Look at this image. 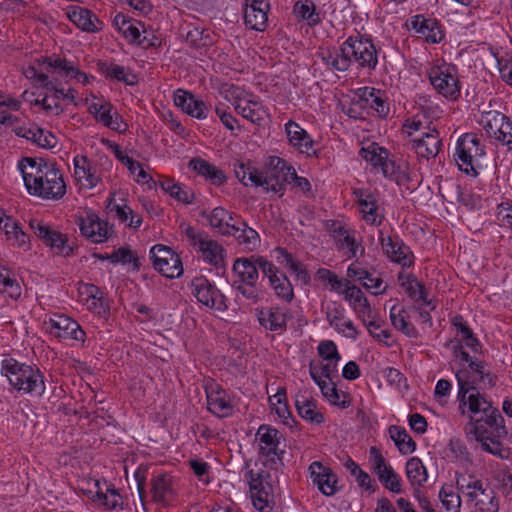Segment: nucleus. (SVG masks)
Segmentation results:
<instances>
[{
  "label": "nucleus",
  "mask_w": 512,
  "mask_h": 512,
  "mask_svg": "<svg viewBox=\"0 0 512 512\" xmlns=\"http://www.w3.org/2000/svg\"><path fill=\"white\" fill-rule=\"evenodd\" d=\"M381 48L371 36L355 33L349 35L339 47L321 48L318 57L329 68L345 72L353 65L359 70L375 71L379 63Z\"/></svg>",
  "instance_id": "nucleus-1"
},
{
  "label": "nucleus",
  "mask_w": 512,
  "mask_h": 512,
  "mask_svg": "<svg viewBox=\"0 0 512 512\" xmlns=\"http://www.w3.org/2000/svg\"><path fill=\"white\" fill-rule=\"evenodd\" d=\"M18 166L30 195L58 201L66 194V183L55 162L26 157Z\"/></svg>",
  "instance_id": "nucleus-2"
},
{
  "label": "nucleus",
  "mask_w": 512,
  "mask_h": 512,
  "mask_svg": "<svg viewBox=\"0 0 512 512\" xmlns=\"http://www.w3.org/2000/svg\"><path fill=\"white\" fill-rule=\"evenodd\" d=\"M458 385L457 399L461 414H469L473 422V428L478 424L497 429L503 418L496 407H493L490 400L484 394H481L475 381H469L466 372L458 371L456 373Z\"/></svg>",
  "instance_id": "nucleus-3"
},
{
  "label": "nucleus",
  "mask_w": 512,
  "mask_h": 512,
  "mask_svg": "<svg viewBox=\"0 0 512 512\" xmlns=\"http://www.w3.org/2000/svg\"><path fill=\"white\" fill-rule=\"evenodd\" d=\"M0 373L7 378L12 390L20 395L42 397L45 394V376L36 365L5 358L1 361Z\"/></svg>",
  "instance_id": "nucleus-4"
},
{
  "label": "nucleus",
  "mask_w": 512,
  "mask_h": 512,
  "mask_svg": "<svg viewBox=\"0 0 512 512\" xmlns=\"http://www.w3.org/2000/svg\"><path fill=\"white\" fill-rule=\"evenodd\" d=\"M485 145L476 133H465L456 143L455 160L463 172L476 176L485 156Z\"/></svg>",
  "instance_id": "nucleus-5"
},
{
  "label": "nucleus",
  "mask_w": 512,
  "mask_h": 512,
  "mask_svg": "<svg viewBox=\"0 0 512 512\" xmlns=\"http://www.w3.org/2000/svg\"><path fill=\"white\" fill-rule=\"evenodd\" d=\"M182 232L189 245L193 247L205 263L216 269L224 267L225 249L221 244L211 239L205 232L197 231L190 225H185Z\"/></svg>",
  "instance_id": "nucleus-6"
},
{
  "label": "nucleus",
  "mask_w": 512,
  "mask_h": 512,
  "mask_svg": "<svg viewBox=\"0 0 512 512\" xmlns=\"http://www.w3.org/2000/svg\"><path fill=\"white\" fill-rule=\"evenodd\" d=\"M426 76L434 90L444 98L455 101L460 97L461 86L455 65L443 62L426 69Z\"/></svg>",
  "instance_id": "nucleus-7"
},
{
  "label": "nucleus",
  "mask_w": 512,
  "mask_h": 512,
  "mask_svg": "<svg viewBox=\"0 0 512 512\" xmlns=\"http://www.w3.org/2000/svg\"><path fill=\"white\" fill-rule=\"evenodd\" d=\"M477 123L488 138L498 142L512 152V118L498 110H483Z\"/></svg>",
  "instance_id": "nucleus-8"
},
{
  "label": "nucleus",
  "mask_w": 512,
  "mask_h": 512,
  "mask_svg": "<svg viewBox=\"0 0 512 512\" xmlns=\"http://www.w3.org/2000/svg\"><path fill=\"white\" fill-rule=\"evenodd\" d=\"M284 159L278 156H269L265 170L260 171L258 182L255 187H262L267 192L280 193L283 195L285 185L289 182L290 173L292 171Z\"/></svg>",
  "instance_id": "nucleus-9"
},
{
  "label": "nucleus",
  "mask_w": 512,
  "mask_h": 512,
  "mask_svg": "<svg viewBox=\"0 0 512 512\" xmlns=\"http://www.w3.org/2000/svg\"><path fill=\"white\" fill-rule=\"evenodd\" d=\"M191 292L197 301L206 308L224 312L228 309V299L216 284L204 276L191 280Z\"/></svg>",
  "instance_id": "nucleus-10"
},
{
  "label": "nucleus",
  "mask_w": 512,
  "mask_h": 512,
  "mask_svg": "<svg viewBox=\"0 0 512 512\" xmlns=\"http://www.w3.org/2000/svg\"><path fill=\"white\" fill-rule=\"evenodd\" d=\"M34 234L47 246L50 251L61 257H69L73 254V246L69 244V237L43 221L32 219L29 223Z\"/></svg>",
  "instance_id": "nucleus-11"
},
{
  "label": "nucleus",
  "mask_w": 512,
  "mask_h": 512,
  "mask_svg": "<svg viewBox=\"0 0 512 512\" xmlns=\"http://www.w3.org/2000/svg\"><path fill=\"white\" fill-rule=\"evenodd\" d=\"M369 464L371 471L377 475L385 489L395 494H401L403 482L401 476L388 464L376 446L369 448Z\"/></svg>",
  "instance_id": "nucleus-12"
},
{
  "label": "nucleus",
  "mask_w": 512,
  "mask_h": 512,
  "mask_svg": "<svg viewBox=\"0 0 512 512\" xmlns=\"http://www.w3.org/2000/svg\"><path fill=\"white\" fill-rule=\"evenodd\" d=\"M153 267L163 276L174 279L183 274V264L180 256L170 247L157 244L149 252Z\"/></svg>",
  "instance_id": "nucleus-13"
},
{
  "label": "nucleus",
  "mask_w": 512,
  "mask_h": 512,
  "mask_svg": "<svg viewBox=\"0 0 512 512\" xmlns=\"http://www.w3.org/2000/svg\"><path fill=\"white\" fill-rule=\"evenodd\" d=\"M207 408L218 418L230 417L234 413V403L231 394L213 379L204 382Z\"/></svg>",
  "instance_id": "nucleus-14"
},
{
  "label": "nucleus",
  "mask_w": 512,
  "mask_h": 512,
  "mask_svg": "<svg viewBox=\"0 0 512 512\" xmlns=\"http://www.w3.org/2000/svg\"><path fill=\"white\" fill-rule=\"evenodd\" d=\"M353 104L361 109L371 110L373 114L385 119L390 113V104L385 91L374 87H360L354 92Z\"/></svg>",
  "instance_id": "nucleus-15"
},
{
  "label": "nucleus",
  "mask_w": 512,
  "mask_h": 512,
  "mask_svg": "<svg viewBox=\"0 0 512 512\" xmlns=\"http://www.w3.org/2000/svg\"><path fill=\"white\" fill-rule=\"evenodd\" d=\"M46 331L61 340H75L84 343L86 333L79 323L64 314H53L44 321Z\"/></svg>",
  "instance_id": "nucleus-16"
},
{
  "label": "nucleus",
  "mask_w": 512,
  "mask_h": 512,
  "mask_svg": "<svg viewBox=\"0 0 512 512\" xmlns=\"http://www.w3.org/2000/svg\"><path fill=\"white\" fill-rule=\"evenodd\" d=\"M378 240L384 254L390 261L400 265L402 268L413 266L414 254L398 234L385 235L383 231H379Z\"/></svg>",
  "instance_id": "nucleus-17"
},
{
  "label": "nucleus",
  "mask_w": 512,
  "mask_h": 512,
  "mask_svg": "<svg viewBox=\"0 0 512 512\" xmlns=\"http://www.w3.org/2000/svg\"><path fill=\"white\" fill-rule=\"evenodd\" d=\"M326 321L338 334L355 341L359 331L354 322L346 316V309L338 301H331L322 308Z\"/></svg>",
  "instance_id": "nucleus-18"
},
{
  "label": "nucleus",
  "mask_w": 512,
  "mask_h": 512,
  "mask_svg": "<svg viewBox=\"0 0 512 512\" xmlns=\"http://www.w3.org/2000/svg\"><path fill=\"white\" fill-rule=\"evenodd\" d=\"M309 477L314 486L325 496H333L340 486L337 474L320 461H313L308 467Z\"/></svg>",
  "instance_id": "nucleus-19"
},
{
  "label": "nucleus",
  "mask_w": 512,
  "mask_h": 512,
  "mask_svg": "<svg viewBox=\"0 0 512 512\" xmlns=\"http://www.w3.org/2000/svg\"><path fill=\"white\" fill-rule=\"evenodd\" d=\"M282 434L274 427L262 424L256 433L259 454L275 463V459L281 461L284 451L279 448Z\"/></svg>",
  "instance_id": "nucleus-20"
},
{
  "label": "nucleus",
  "mask_w": 512,
  "mask_h": 512,
  "mask_svg": "<svg viewBox=\"0 0 512 512\" xmlns=\"http://www.w3.org/2000/svg\"><path fill=\"white\" fill-rule=\"evenodd\" d=\"M409 145L419 157L426 160L437 157L443 149L440 133L435 126H431V122L427 124V132L421 137L411 138Z\"/></svg>",
  "instance_id": "nucleus-21"
},
{
  "label": "nucleus",
  "mask_w": 512,
  "mask_h": 512,
  "mask_svg": "<svg viewBox=\"0 0 512 512\" xmlns=\"http://www.w3.org/2000/svg\"><path fill=\"white\" fill-rule=\"evenodd\" d=\"M77 224L81 234L93 243L105 242L114 232L113 226H109L107 221L100 219L95 213L80 216Z\"/></svg>",
  "instance_id": "nucleus-22"
},
{
  "label": "nucleus",
  "mask_w": 512,
  "mask_h": 512,
  "mask_svg": "<svg viewBox=\"0 0 512 512\" xmlns=\"http://www.w3.org/2000/svg\"><path fill=\"white\" fill-rule=\"evenodd\" d=\"M245 479L248 481L252 502L259 512H272L273 501L269 491L263 483V472L248 470L245 472Z\"/></svg>",
  "instance_id": "nucleus-23"
},
{
  "label": "nucleus",
  "mask_w": 512,
  "mask_h": 512,
  "mask_svg": "<svg viewBox=\"0 0 512 512\" xmlns=\"http://www.w3.org/2000/svg\"><path fill=\"white\" fill-rule=\"evenodd\" d=\"M353 195L360 206L363 220L372 226H380L384 220V215L380 213L378 197L369 189H354Z\"/></svg>",
  "instance_id": "nucleus-24"
},
{
  "label": "nucleus",
  "mask_w": 512,
  "mask_h": 512,
  "mask_svg": "<svg viewBox=\"0 0 512 512\" xmlns=\"http://www.w3.org/2000/svg\"><path fill=\"white\" fill-rule=\"evenodd\" d=\"M288 144L301 154L308 157L318 156V152L314 150V140L310 134L300 126L297 122L289 120L284 125Z\"/></svg>",
  "instance_id": "nucleus-25"
},
{
  "label": "nucleus",
  "mask_w": 512,
  "mask_h": 512,
  "mask_svg": "<svg viewBox=\"0 0 512 512\" xmlns=\"http://www.w3.org/2000/svg\"><path fill=\"white\" fill-rule=\"evenodd\" d=\"M269 10V0H244L245 25L256 31H264L267 27Z\"/></svg>",
  "instance_id": "nucleus-26"
},
{
  "label": "nucleus",
  "mask_w": 512,
  "mask_h": 512,
  "mask_svg": "<svg viewBox=\"0 0 512 512\" xmlns=\"http://www.w3.org/2000/svg\"><path fill=\"white\" fill-rule=\"evenodd\" d=\"M407 27L431 44L440 43L444 37L440 23L435 18H426L417 14L407 21Z\"/></svg>",
  "instance_id": "nucleus-27"
},
{
  "label": "nucleus",
  "mask_w": 512,
  "mask_h": 512,
  "mask_svg": "<svg viewBox=\"0 0 512 512\" xmlns=\"http://www.w3.org/2000/svg\"><path fill=\"white\" fill-rule=\"evenodd\" d=\"M397 279L400 286L415 304L421 303L430 307L431 310L436 309L434 301L428 298V291L425 285L420 282L414 274L400 272Z\"/></svg>",
  "instance_id": "nucleus-28"
},
{
  "label": "nucleus",
  "mask_w": 512,
  "mask_h": 512,
  "mask_svg": "<svg viewBox=\"0 0 512 512\" xmlns=\"http://www.w3.org/2000/svg\"><path fill=\"white\" fill-rule=\"evenodd\" d=\"M294 404L298 415L314 425H321L325 421V417L318 408L317 401L308 391H299L294 397Z\"/></svg>",
  "instance_id": "nucleus-29"
},
{
  "label": "nucleus",
  "mask_w": 512,
  "mask_h": 512,
  "mask_svg": "<svg viewBox=\"0 0 512 512\" xmlns=\"http://www.w3.org/2000/svg\"><path fill=\"white\" fill-rule=\"evenodd\" d=\"M340 294L344 296V300L348 302L359 319H364L365 316L372 318L371 305L359 287L352 284L351 281L345 280Z\"/></svg>",
  "instance_id": "nucleus-30"
},
{
  "label": "nucleus",
  "mask_w": 512,
  "mask_h": 512,
  "mask_svg": "<svg viewBox=\"0 0 512 512\" xmlns=\"http://www.w3.org/2000/svg\"><path fill=\"white\" fill-rule=\"evenodd\" d=\"M69 20L86 33H97L103 29V22L87 8L70 6L67 11Z\"/></svg>",
  "instance_id": "nucleus-31"
},
{
  "label": "nucleus",
  "mask_w": 512,
  "mask_h": 512,
  "mask_svg": "<svg viewBox=\"0 0 512 512\" xmlns=\"http://www.w3.org/2000/svg\"><path fill=\"white\" fill-rule=\"evenodd\" d=\"M188 168L216 187L222 186L227 182V176L222 169L201 157L190 159Z\"/></svg>",
  "instance_id": "nucleus-32"
},
{
  "label": "nucleus",
  "mask_w": 512,
  "mask_h": 512,
  "mask_svg": "<svg viewBox=\"0 0 512 512\" xmlns=\"http://www.w3.org/2000/svg\"><path fill=\"white\" fill-rule=\"evenodd\" d=\"M259 324L266 330L277 332L286 328L288 314L280 306L262 307L256 310Z\"/></svg>",
  "instance_id": "nucleus-33"
},
{
  "label": "nucleus",
  "mask_w": 512,
  "mask_h": 512,
  "mask_svg": "<svg viewBox=\"0 0 512 512\" xmlns=\"http://www.w3.org/2000/svg\"><path fill=\"white\" fill-rule=\"evenodd\" d=\"M202 217L222 235L230 236V234H235L238 231V225L232 222V214L223 207H216L210 212L204 211Z\"/></svg>",
  "instance_id": "nucleus-34"
},
{
  "label": "nucleus",
  "mask_w": 512,
  "mask_h": 512,
  "mask_svg": "<svg viewBox=\"0 0 512 512\" xmlns=\"http://www.w3.org/2000/svg\"><path fill=\"white\" fill-rule=\"evenodd\" d=\"M47 63L48 70L56 69L57 75L60 77L75 79L77 82L82 83L83 85H87L92 80H94V76L88 75L85 72L79 70L73 62L67 60L66 58L56 57L49 59Z\"/></svg>",
  "instance_id": "nucleus-35"
},
{
  "label": "nucleus",
  "mask_w": 512,
  "mask_h": 512,
  "mask_svg": "<svg viewBox=\"0 0 512 512\" xmlns=\"http://www.w3.org/2000/svg\"><path fill=\"white\" fill-rule=\"evenodd\" d=\"M258 256L237 258L232 266V272L236 276L234 283L257 284L259 279Z\"/></svg>",
  "instance_id": "nucleus-36"
},
{
  "label": "nucleus",
  "mask_w": 512,
  "mask_h": 512,
  "mask_svg": "<svg viewBox=\"0 0 512 512\" xmlns=\"http://www.w3.org/2000/svg\"><path fill=\"white\" fill-rule=\"evenodd\" d=\"M347 276L360 281L362 286L373 295L384 294L387 290V286L383 285V280L380 276H374L368 270L359 267L355 263L348 266Z\"/></svg>",
  "instance_id": "nucleus-37"
},
{
  "label": "nucleus",
  "mask_w": 512,
  "mask_h": 512,
  "mask_svg": "<svg viewBox=\"0 0 512 512\" xmlns=\"http://www.w3.org/2000/svg\"><path fill=\"white\" fill-rule=\"evenodd\" d=\"M234 109L243 118L256 125H261L268 116L266 107L257 96H250L243 102H237Z\"/></svg>",
  "instance_id": "nucleus-38"
},
{
  "label": "nucleus",
  "mask_w": 512,
  "mask_h": 512,
  "mask_svg": "<svg viewBox=\"0 0 512 512\" xmlns=\"http://www.w3.org/2000/svg\"><path fill=\"white\" fill-rule=\"evenodd\" d=\"M1 224V231L4 233L5 241L9 246L28 251L31 249L29 235L23 231L20 224L14 219H4Z\"/></svg>",
  "instance_id": "nucleus-39"
},
{
  "label": "nucleus",
  "mask_w": 512,
  "mask_h": 512,
  "mask_svg": "<svg viewBox=\"0 0 512 512\" xmlns=\"http://www.w3.org/2000/svg\"><path fill=\"white\" fill-rule=\"evenodd\" d=\"M500 430H504L503 422H500V427L497 429L478 424L473 428V433L476 440L481 443L483 450L495 456H499L500 458H504V455L502 454L503 448L501 443L494 439L495 434H499Z\"/></svg>",
  "instance_id": "nucleus-40"
},
{
  "label": "nucleus",
  "mask_w": 512,
  "mask_h": 512,
  "mask_svg": "<svg viewBox=\"0 0 512 512\" xmlns=\"http://www.w3.org/2000/svg\"><path fill=\"white\" fill-rule=\"evenodd\" d=\"M73 164L74 175L84 186L94 188L101 181V176L96 167L86 156H75Z\"/></svg>",
  "instance_id": "nucleus-41"
},
{
  "label": "nucleus",
  "mask_w": 512,
  "mask_h": 512,
  "mask_svg": "<svg viewBox=\"0 0 512 512\" xmlns=\"http://www.w3.org/2000/svg\"><path fill=\"white\" fill-rule=\"evenodd\" d=\"M94 485L96 488L95 495L92 497L94 502H98L109 510L121 508L122 497L112 484L96 480Z\"/></svg>",
  "instance_id": "nucleus-42"
},
{
  "label": "nucleus",
  "mask_w": 512,
  "mask_h": 512,
  "mask_svg": "<svg viewBox=\"0 0 512 512\" xmlns=\"http://www.w3.org/2000/svg\"><path fill=\"white\" fill-rule=\"evenodd\" d=\"M406 477L413 488V495L419 498L420 488L427 482L428 473L421 459L418 457L410 458L405 465Z\"/></svg>",
  "instance_id": "nucleus-43"
},
{
  "label": "nucleus",
  "mask_w": 512,
  "mask_h": 512,
  "mask_svg": "<svg viewBox=\"0 0 512 512\" xmlns=\"http://www.w3.org/2000/svg\"><path fill=\"white\" fill-rule=\"evenodd\" d=\"M107 208L111 213H115L121 223H127L130 228L138 229L143 222L142 217L133 212L125 199H121V203H118L114 197H111Z\"/></svg>",
  "instance_id": "nucleus-44"
},
{
  "label": "nucleus",
  "mask_w": 512,
  "mask_h": 512,
  "mask_svg": "<svg viewBox=\"0 0 512 512\" xmlns=\"http://www.w3.org/2000/svg\"><path fill=\"white\" fill-rule=\"evenodd\" d=\"M113 106L109 102L105 103H91L88 111L89 113L105 127L112 130H118L120 123V115L117 112L112 113Z\"/></svg>",
  "instance_id": "nucleus-45"
},
{
  "label": "nucleus",
  "mask_w": 512,
  "mask_h": 512,
  "mask_svg": "<svg viewBox=\"0 0 512 512\" xmlns=\"http://www.w3.org/2000/svg\"><path fill=\"white\" fill-rule=\"evenodd\" d=\"M99 71L106 77L126 85H135L138 82L137 76L127 67L108 62H100L98 64Z\"/></svg>",
  "instance_id": "nucleus-46"
},
{
  "label": "nucleus",
  "mask_w": 512,
  "mask_h": 512,
  "mask_svg": "<svg viewBox=\"0 0 512 512\" xmlns=\"http://www.w3.org/2000/svg\"><path fill=\"white\" fill-rule=\"evenodd\" d=\"M294 16L314 27L321 23L320 14L316 10V5L312 0H297L293 6Z\"/></svg>",
  "instance_id": "nucleus-47"
},
{
  "label": "nucleus",
  "mask_w": 512,
  "mask_h": 512,
  "mask_svg": "<svg viewBox=\"0 0 512 512\" xmlns=\"http://www.w3.org/2000/svg\"><path fill=\"white\" fill-rule=\"evenodd\" d=\"M56 57L57 56L42 58V62L40 60H38L39 68H37L35 66H28L24 70L25 77L27 79H29L30 81H32L35 86L43 88L45 86L46 82H48L50 79L49 75L53 76L54 74H57L56 69L48 70V67H46V66H48L47 61L49 59H53Z\"/></svg>",
  "instance_id": "nucleus-48"
},
{
  "label": "nucleus",
  "mask_w": 512,
  "mask_h": 512,
  "mask_svg": "<svg viewBox=\"0 0 512 512\" xmlns=\"http://www.w3.org/2000/svg\"><path fill=\"white\" fill-rule=\"evenodd\" d=\"M483 486V482L477 476L468 473L456 474V487L458 492L462 493L468 499L476 498L477 492Z\"/></svg>",
  "instance_id": "nucleus-49"
},
{
  "label": "nucleus",
  "mask_w": 512,
  "mask_h": 512,
  "mask_svg": "<svg viewBox=\"0 0 512 512\" xmlns=\"http://www.w3.org/2000/svg\"><path fill=\"white\" fill-rule=\"evenodd\" d=\"M159 185L161 189L179 202L190 204L194 200L192 191L183 187L179 182L171 178H163Z\"/></svg>",
  "instance_id": "nucleus-50"
},
{
  "label": "nucleus",
  "mask_w": 512,
  "mask_h": 512,
  "mask_svg": "<svg viewBox=\"0 0 512 512\" xmlns=\"http://www.w3.org/2000/svg\"><path fill=\"white\" fill-rule=\"evenodd\" d=\"M467 501L474 505V510H482L484 512H498L499 510L495 493L488 486L484 487L483 485L480 491L477 492L476 498H470Z\"/></svg>",
  "instance_id": "nucleus-51"
},
{
  "label": "nucleus",
  "mask_w": 512,
  "mask_h": 512,
  "mask_svg": "<svg viewBox=\"0 0 512 512\" xmlns=\"http://www.w3.org/2000/svg\"><path fill=\"white\" fill-rule=\"evenodd\" d=\"M22 135L41 148L51 149L57 144L56 137L50 131L38 126L28 128Z\"/></svg>",
  "instance_id": "nucleus-52"
},
{
  "label": "nucleus",
  "mask_w": 512,
  "mask_h": 512,
  "mask_svg": "<svg viewBox=\"0 0 512 512\" xmlns=\"http://www.w3.org/2000/svg\"><path fill=\"white\" fill-rule=\"evenodd\" d=\"M391 439L394 441L399 452L403 455L411 454L416 449V443L401 426L392 425L389 428Z\"/></svg>",
  "instance_id": "nucleus-53"
},
{
  "label": "nucleus",
  "mask_w": 512,
  "mask_h": 512,
  "mask_svg": "<svg viewBox=\"0 0 512 512\" xmlns=\"http://www.w3.org/2000/svg\"><path fill=\"white\" fill-rule=\"evenodd\" d=\"M406 311L404 308H398L397 306H393L390 310V319L392 325L397 330L401 331L403 334L410 338L418 337V330L416 327L407 321L406 319Z\"/></svg>",
  "instance_id": "nucleus-54"
},
{
  "label": "nucleus",
  "mask_w": 512,
  "mask_h": 512,
  "mask_svg": "<svg viewBox=\"0 0 512 512\" xmlns=\"http://www.w3.org/2000/svg\"><path fill=\"white\" fill-rule=\"evenodd\" d=\"M322 384L323 385H320V391L322 393V396L331 405L338 406L343 409L350 406L351 401L349 399V396L346 393L338 390L334 383L323 382Z\"/></svg>",
  "instance_id": "nucleus-55"
},
{
  "label": "nucleus",
  "mask_w": 512,
  "mask_h": 512,
  "mask_svg": "<svg viewBox=\"0 0 512 512\" xmlns=\"http://www.w3.org/2000/svg\"><path fill=\"white\" fill-rule=\"evenodd\" d=\"M114 27L125 39L131 44H135L141 36L140 30L137 26L133 25L130 19L123 13H118L113 20Z\"/></svg>",
  "instance_id": "nucleus-56"
},
{
  "label": "nucleus",
  "mask_w": 512,
  "mask_h": 512,
  "mask_svg": "<svg viewBox=\"0 0 512 512\" xmlns=\"http://www.w3.org/2000/svg\"><path fill=\"white\" fill-rule=\"evenodd\" d=\"M151 492L156 502L164 503L171 493V478L166 474H158L151 481Z\"/></svg>",
  "instance_id": "nucleus-57"
},
{
  "label": "nucleus",
  "mask_w": 512,
  "mask_h": 512,
  "mask_svg": "<svg viewBox=\"0 0 512 512\" xmlns=\"http://www.w3.org/2000/svg\"><path fill=\"white\" fill-rule=\"evenodd\" d=\"M230 236H234L240 244L250 251L255 250L260 244L258 232L244 222L241 223V226L238 225V231L235 234H230Z\"/></svg>",
  "instance_id": "nucleus-58"
},
{
  "label": "nucleus",
  "mask_w": 512,
  "mask_h": 512,
  "mask_svg": "<svg viewBox=\"0 0 512 512\" xmlns=\"http://www.w3.org/2000/svg\"><path fill=\"white\" fill-rule=\"evenodd\" d=\"M234 172L237 179L245 186L253 185L258 182L260 171H258L250 162L237 161L234 164Z\"/></svg>",
  "instance_id": "nucleus-59"
},
{
  "label": "nucleus",
  "mask_w": 512,
  "mask_h": 512,
  "mask_svg": "<svg viewBox=\"0 0 512 512\" xmlns=\"http://www.w3.org/2000/svg\"><path fill=\"white\" fill-rule=\"evenodd\" d=\"M274 400H277V407L274 408L275 413L280 419H282L285 425L291 427L292 423H295L296 421L288 407L286 401V391L284 388H279L275 395L269 397V402H273Z\"/></svg>",
  "instance_id": "nucleus-60"
},
{
  "label": "nucleus",
  "mask_w": 512,
  "mask_h": 512,
  "mask_svg": "<svg viewBox=\"0 0 512 512\" xmlns=\"http://www.w3.org/2000/svg\"><path fill=\"white\" fill-rule=\"evenodd\" d=\"M269 285L280 300L290 303L294 299L293 286L284 273H281L280 276L274 279Z\"/></svg>",
  "instance_id": "nucleus-61"
},
{
  "label": "nucleus",
  "mask_w": 512,
  "mask_h": 512,
  "mask_svg": "<svg viewBox=\"0 0 512 512\" xmlns=\"http://www.w3.org/2000/svg\"><path fill=\"white\" fill-rule=\"evenodd\" d=\"M383 175L396 182H400L407 178V164L404 162L398 163L387 156L381 167Z\"/></svg>",
  "instance_id": "nucleus-62"
},
{
  "label": "nucleus",
  "mask_w": 512,
  "mask_h": 512,
  "mask_svg": "<svg viewBox=\"0 0 512 512\" xmlns=\"http://www.w3.org/2000/svg\"><path fill=\"white\" fill-rule=\"evenodd\" d=\"M439 498L448 512H460L461 497L451 486H443L439 491Z\"/></svg>",
  "instance_id": "nucleus-63"
},
{
  "label": "nucleus",
  "mask_w": 512,
  "mask_h": 512,
  "mask_svg": "<svg viewBox=\"0 0 512 512\" xmlns=\"http://www.w3.org/2000/svg\"><path fill=\"white\" fill-rule=\"evenodd\" d=\"M387 156H389L388 150L375 143L362 149V157L373 167H382Z\"/></svg>",
  "instance_id": "nucleus-64"
}]
</instances>
